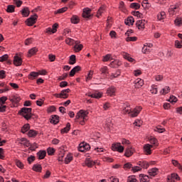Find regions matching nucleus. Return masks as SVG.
Segmentation results:
<instances>
[{
    "instance_id": "9",
    "label": "nucleus",
    "mask_w": 182,
    "mask_h": 182,
    "mask_svg": "<svg viewBox=\"0 0 182 182\" xmlns=\"http://www.w3.org/2000/svg\"><path fill=\"white\" fill-rule=\"evenodd\" d=\"M178 11H180V4H176L173 6H171L168 12L170 15H176V14H178Z\"/></svg>"
},
{
    "instance_id": "6",
    "label": "nucleus",
    "mask_w": 182,
    "mask_h": 182,
    "mask_svg": "<svg viewBox=\"0 0 182 182\" xmlns=\"http://www.w3.org/2000/svg\"><path fill=\"white\" fill-rule=\"evenodd\" d=\"M147 23V21L144 19L138 20L136 22V27L139 31H144L146 29V24Z\"/></svg>"
},
{
    "instance_id": "41",
    "label": "nucleus",
    "mask_w": 182,
    "mask_h": 182,
    "mask_svg": "<svg viewBox=\"0 0 182 182\" xmlns=\"http://www.w3.org/2000/svg\"><path fill=\"white\" fill-rule=\"evenodd\" d=\"M170 87L168 86H166L164 88H163L161 91H160V94L161 95H167V93H170Z\"/></svg>"
},
{
    "instance_id": "12",
    "label": "nucleus",
    "mask_w": 182,
    "mask_h": 182,
    "mask_svg": "<svg viewBox=\"0 0 182 182\" xmlns=\"http://www.w3.org/2000/svg\"><path fill=\"white\" fill-rule=\"evenodd\" d=\"M116 92H117V88H116L114 86H110L107 89V95L111 97L116 96Z\"/></svg>"
},
{
    "instance_id": "40",
    "label": "nucleus",
    "mask_w": 182,
    "mask_h": 182,
    "mask_svg": "<svg viewBox=\"0 0 182 182\" xmlns=\"http://www.w3.org/2000/svg\"><path fill=\"white\" fill-rule=\"evenodd\" d=\"M21 14L25 18H27V16H29V9L28 7H26L21 10Z\"/></svg>"
},
{
    "instance_id": "10",
    "label": "nucleus",
    "mask_w": 182,
    "mask_h": 182,
    "mask_svg": "<svg viewBox=\"0 0 182 182\" xmlns=\"http://www.w3.org/2000/svg\"><path fill=\"white\" fill-rule=\"evenodd\" d=\"M143 110L142 106L136 107L132 111H131L130 117H137L140 114V112Z\"/></svg>"
},
{
    "instance_id": "58",
    "label": "nucleus",
    "mask_w": 182,
    "mask_h": 182,
    "mask_svg": "<svg viewBox=\"0 0 182 182\" xmlns=\"http://www.w3.org/2000/svg\"><path fill=\"white\" fill-rule=\"evenodd\" d=\"M132 15L136 16V18H143V14L140 13V11H132Z\"/></svg>"
},
{
    "instance_id": "37",
    "label": "nucleus",
    "mask_w": 182,
    "mask_h": 182,
    "mask_svg": "<svg viewBox=\"0 0 182 182\" xmlns=\"http://www.w3.org/2000/svg\"><path fill=\"white\" fill-rule=\"evenodd\" d=\"M50 123H52L53 124H58L59 123V116L53 115L50 120Z\"/></svg>"
},
{
    "instance_id": "43",
    "label": "nucleus",
    "mask_w": 182,
    "mask_h": 182,
    "mask_svg": "<svg viewBox=\"0 0 182 182\" xmlns=\"http://www.w3.org/2000/svg\"><path fill=\"white\" fill-rule=\"evenodd\" d=\"M100 70L102 75H109V68L107 66H103Z\"/></svg>"
},
{
    "instance_id": "53",
    "label": "nucleus",
    "mask_w": 182,
    "mask_h": 182,
    "mask_svg": "<svg viewBox=\"0 0 182 182\" xmlns=\"http://www.w3.org/2000/svg\"><path fill=\"white\" fill-rule=\"evenodd\" d=\"M16 166L18 167V168H21V170L23 169V167H25L23 163H22V161L18 159L16 160Z\"/></svg>"
},
{
    "instance_id": "51",
    "label": "nucleus",
    "mask_w": 182,
    "mask_h": 182,
    "mask_svg": "<svg viewBox=\"0 0 182 182\" xmlns=\"http://www.w3.org/2000/svg\"><path fill=\"white\" fill-rule=\"evenodd\" d=\"M150 92L152 95H157V85H153L151 87Z\"/></svg>"
},
{
    "instance_id": "62",
    "label": "nucleus",
    "mask_w": 182,
    "mask_h": 182,
    "mask_svg": "<svg viewBox=\"0 0 182 182\" xmlns=\"http://www.w3.org/2000/svg\"><path fill=\"white\" fill-rule=\"evenodd\" d=\"M127 182H137V179L135 176H131L127 178Z\"/></svg>"
},
{
    "instance_id": "2",
    "label": "nucleus",
    "mask_w": 182,
    "mask_h": 182,
    "mask_svg": "<svg viewBox=\"0 0 182 182\" xmlns=\"http://www.w3.org/2000/svg\"><path fill=\"white\" fill-rule=\"evenodd\" d=\"M21 116H23L26 120H30L32 118V108L23 107L18 112Z\"/></svg>"
},
{
    "instance_id": "44",
    "label": "nucleus",
    "mask_w": 182,
    "mask_h": 182,
    "mask_svg": "<svg viewBox=\"0 0 182 182\" xmlns=\"http://www.w3.org/2000/svg\"><path fill=\"white\" fill-rule=\"evenodd\" d=\"M6 12H8V14H14V12H15V6L14 5L7 6Z\"/></svg>"
},
{
    "instance_id": "39",
    "label": "nucleus",
    "mask_w": 182,
    "mask_h": 182,
    "mask_svg": "<svg viewBox=\"0 0 182 182\" xmlns=\"http://www.w3.org/2000/svg\"><path fill=\"white\" fill-rule=\"evenodd\" d=\"M174 23L176 26H182V17H176L174 21Z\"/></svg>"
},
{
    "instance_id": "56",
    "label": "nucleus",
    "mask_w": 182,
    "mask_h": 182,
    "mask_svg": "<svg viewBox=\"0 0 182 182\" xmlns=\"http://www.w3.org/2000/svg\"><path fill=\"white\" fill-rule=\"evenodd\" d=\"M154 132H157L158 133H164L166 132V129L161 128V126H157L154 128Z\"/></svg>"
},
{
    "instance_id": "38",
    "label": "nucleus",
    "mask_w": 182,
    "mask_h": 182,
    "mask_svg": "<svg viewBox=\"0 0 182 182\" xmlns=\"http://www.w3.org/2000/svg\"><path fill=\"white\" fill-rule=\"evenodd\" d=\"M72 160H73V156L72 155V154H68L65 159V164H69V163H70Z\"/></svg>"
},
{
    "instance_id": "23",
    "label": "nucleus",
    "mask_w": 182,
    "mask_h": 182,
    "mask_svg": "<svg viewBox=\"0 0 182 182\" xmlns=\"http://www.w3.org/2000/svg\"><path fill=\"white\" fill-rule=\"evenodd\" d=\"M125 25H127L128 26H132L133 23H134V18L133 16H129L124 21Z\"/></svg>"
},
{
    "instance_id": "31",
    "label": "nucleus",
    "mask_w": 182,
    "mask_h": 182,
    "mask_svg": "<svg viewBox=\"0 0 182 182\" xmlns=\"http://www.w3.org/2000/svg\"><path fill=\"white\" fill-rule=\"evenodd\" d=\"M70 130V123H67L66 127L60 130L61 134H65V133H69Z\"/></svg>"
},
{
    "instance_id": "48",
    "label": "nucleus",
    "mask_w": 182,
    "mask_h": 182,
    "mask_svg": "<svg viewBox=\"0 0 182 182\" xmlns=\"http://www.w3.org/2000/svg\"><path fill=\"white\" fill-rule=\"evenodd\" d=\"M141 6L144 7V9H149V8H150V3H149V0H144Z\"/></svg>"
},
{
    "instance_id": "24",
    "label": "nucleus",
    "mask_w": 182,
    "mask_h": 182,
    "mask_svg": "<svg viewBox=\"0 0 182 182\" xmlns=\"http://www.w3.org/2000/svg\"><path fill=\"white\" fill-rule=\"evenodd\" d=\"M32 170L36 173H42V165L36 164L33 166Z\"/></svg>"
},
{
    "instance_id": "59",
    "label": "nucleus",
    "mask_w": 182,
    "mask_h": 182,
    "mask_svg": "<svg viewBox=\"0 0 182 182\" xmlns=\"http://www.w3.org/2000/svg\"><path fill=\"white\" fill-rule=\"evenodd\" d=\"M68 11V7H63L61 9H59L58 10L55 11V14H63V12H66Z\"/></svg>"
},
{
    "instance_id": "50",
    "label": "nucleus",
    "mask_w": 182,
    "mask_h": 182,
    "mask_svg": "<svg viewBox=\"0 0 182 182\" xmlns=\"http://www.w3.org/2000/svg\"><path fill=\"white\" fill-rule=\"evenodd\" d=\"M90 97H92L94 99H100L102 96H103V94L102 92H95L94 94H92V95H90Z\"/></svg>"
},
{
    "instance_id": "52",
    "label": "nucleus",
    "mask_w": 182,
    "mask_h": 182,
    "mask_svg": "<svg viewBox=\"0 0 182 182\" xmlns=\"http://www.w3.org/2000/svg\"><path fill=\"white\" fill-rule=\"evenodd\" d=\"M76 63V55H72L70 57L69 65H75Z\"/></svg>"
},
{
    "instance_id": "64",
    "label": "nucleus",
    "mask_w": 182,
    "mask_h": 182,
    "mask_svg": "<svg viewBox=\"0 0 182 182\" xmlns=\"http://www.w3.org/2000/svg\"><path fill=\"white\" fill-rule=\"evenodd\" d=\"M132 171L133 173H137L138 171H141V167L140 166H134L132 168Z\"/></svg>"
},
{
    "instance_id": "17",
    "label": "nucleus",
    "mask_w": 182,
    "mask_h": 182,
    "mask_svg": "<svg viewBox=\"0 0 182 182\" xmlns=\"http://www.w3.org/2000/svg\"><path fill=\"white\" fill-rule=\"evenodd\" d=\"M95 164H97V161H93L90 158H87L85 161V166H87V167L92 168Z\"/></svg>"
},
{
    "instance_id": "63",
    "label": "nucleus",
    "mask_w": 182,
    "mask_h": 182,
    "mask_svg": "<svg viewBox=\"0 0 182 182\" xmlns=\"http://www.w3.org/2000/svg\"><path fill=\"white\" fill-rule=\"evenodd\" d=\"M142 53H150V48H149L147 46H144V47L142 48Z\"/></svg>"
},
{
    "instance_id": "42",
    "label": "nucleus",
    "mask_w": 182,
    "mask_h": 182,
    "mask_svg": "<svg viewBox=\"0 0 182 182\" xmlns=\"http://www.w3.org/2000/svg\"><path fill=\"white\" fill-rule=\"evenodd\" d=\"M123 58H124V59H127L128 62L133 63V61L134 60V58L130 57V55L127 53L123 54Z\"/></svg>"
},
{
    "instance_id": "15",
    "label": "nucleus",
    "mask_w": 182,
    "mask_h": 182,
    "mask_svg": "<svg viewBox=\"0 0 182 182\" xmlns=\"http://www.w3.org/2000/svg\"><path fill=\"white\" fill-rule=\"evenodd\" d=\"M144 85V80L141 78H137L134 82V86L135 89H140Z\"/></svg>"
},
{
    "instance_id": "27",
    "label": "nucleus",
    "mask_w": 182,
    "mask_h": 182,
    "mask_svg": "<svg viewBox=\"0 0 182 182\" xmlns=\"http://www.w3.org/2000/svg\"><path fill=\"white\" fill-rule=\"evenodd\" d=\"M122 65V62L119 60H114L110 63L111 68H119Z\"/></svg>"
},
{
    "instance_id": "19",
    "label": "nucleus",
    "mask_w": 182,
    "mask_h": 182,
    "mask_svg": "<svg viewBox=\"0 0 182 182\" xmlns=\"http://www.w3.org/2000/svg\"><path fill=\"white\" fill-rule=\"evenodd\" d=\"M9 100L14 105H18V103L21 102V97L18 95H14L9 99Z\"/></svg>"
},
{
    "instance_id": "11",
    "label": "nucleus",
    "mask_w": 182,
    "mask_h": 182,
    "mask_svg": "<svg viewBox=\"0 0 182 182\" xmlns=\"http://www.w3.org/2000/svg\"><path fill=\"white\" fill-rule=\"evenodd\" d=\"M152 149H153V145H150V144H146L143 146L144 153L146 156H150V154H151L152 153V150H151Z\"/></svg>"
},
{
    "instance_id": "21",
    "label": "nucleus",
    "mask_w": 182,
    "mask_h": 182,
    "mask_svg": "<svg viewBox=\"0 0 182 182\" xmlns=\"http://www.w3.org/2000/svg\"><path fill=\"white\" fill-rule=\"evenodd\" d=\"M122 75V72L120 70H117L115 73H112L109 75V79L110 80H113V79H116L117 77H119Z\"/></svg>"
},
{
    "instance_id": "54",
    "label": "nucleus",
    "mask_w": 182,
    "mask_h": 182,
    "mask_svg": "<svg viewBox=\"0 0 182 182\" xmlns=\"http://www.w3.org/2000/svg\"><path fill=\"white\" fill-rule=\"evenodd\" d=\"M50 176H52V172H50L49 170H47L45 174L43 176V178L44 180H47L48 178H50Z\"/></svg>"
},
{
    "instance_id": "8",
    "label": "nucleus",
    "mask_w": 182,
    "mask_h": 182,
    "mask_svg": "<svg viewBox=\"0 0 182 182\" xmlns=\"http://www.w3.org/2000/svg\"><path fill=\"white\" fill-rule=\"evenodd\" d=\"M107 11V6H106V4H102L97 11V14H96L97 18H100L102 15H103L104 14H106Z\"/></svg>"
},
{
    "instance_id": "46",
    "label": "nucleus",
    "mask_w": 182,
    "mask_h": 182,
    "mask_svg": "<svg viewBox=\"0 0 182 182\" xmlns=\"http://www.w3.org/2000/svg\"><path fill=\"white\" fill-rule=\"evenodd\" d=\"M75 42H76V41H75L70 38H68L65 39V43L67 45H69L70 46H72V45H75Z\"/></svg>"
},
{
    "instance_id": "4",
    "label": "nucleus",
    "mask_w": 182,
    "mask_h": 182,
    "mask_svg": "<svg viewBox=\"0 0 182 182\" xmlns=\"http://www.w3.org/2000/svg\"><path fill=\"white\" fill-rule=\"evenodd\" d=\"M68 93H70V89L69 88L63 90L60 93L54 94V97L57 99H68L69 97V94Z\"/></svg>"
},
{
    "instance_id": "33",
    "label": "nucleus",
    "mask_w": 182,
    "mask_h": 182,
    "mask_svg": "<svg viewBox=\"0 0 182 182\" xmlns=\"http://www.w3.org/2000/svg\"><path fill=\"white\" fill-rule=\"evenodd\" d=\"M87 149H90V146L89 144H80V146L78 148L79 151H85V150Z\"/></svg>"
},
{
    "instance_id": "57",
    "label": "nucleus",
    "mask_w": 182,
    "mask_h": 182,
    "mask_svg": "<svg viewBox=\"0 0 182 182\" xmlns=\"http://www.w3.org/2000/svg\"><path fill=\"white\" fill-rule=\"evenodd\" d=\"M30 128L31 127L29 126V124H24L23 127L21 128V133H26V132H28Z\"/></svg>"
},
{
    "instance_id": "25",
    "label": "nucleus",
    "mask_w": 182,
    "mask_h": 182,
    "mask_svg": "<svg viewBox=\"0 0 182 182\" xmlns=\"http://www.w3.org/2000/svg\"><path fill=\"white\" fill-rule=\"evenodd\" d=\"M37 157L39 160H43L46 157V151L42 150L37 153Z\"/></svg>"
},
{
    "instance_id": "28",
    "label": "nucleus",
    "mask_w": 182,
    "mask_h": 182,
    "mask_svg": "<svg viewBox=\"0 0 182 182\" xmlns=\"http://www.w3.org/2000/svg\"><path fill=\"white\" fill-rule=\"evenodd\" d=\"M39 76V73L38 72H31L30 74L28 75V77L30 80H33L36 79Z\"/></svg>"
},
{
    "instance_id": "22",
    "label": "nucleus",
    "mask_w": 182,
    "mask_h": 182,
    "mask_svg": "<svg viewBox=\"0 0 182 182\" xmlns=\"http://www.w3.org/2000/svg\"><path fill=\"white\" fill-rule=\"evenodd\" d=\"M90 12H92V10L89 8H85L83 9V13H82V18H90Z\"/></svg>"
},
{
    "instance_id": "49",
    "label": "nucleus",
    "mask_w": 182,
    "mask_h": 182,
    "mask_svg": "<svg viewBox=\"0 0 182 182\" xmlns=\"http://www.w3.org/2000/svg\"><path fill=\"white\" fill-rule=\"evenodd\" d=\"M37 135L38 132L33 129H31L28 133V137H36Z\"/></svg>"
},
{
    "instance_id": "7",
    "label": "nucleus",
    "mask_w": 182,
    "mask_h": 182,
    "mask_svg": "<svg viewBox=\"0 0 182 182\" xmlns=\"http://www.w3.org/2000/svg\"><path fill=\"white\" fill-rule=\"evenodd\" d=\"M37 20L38 14H35L34 15L31 16V17L26 21V24L27 26H32L33 25H35V23H36Z\"/></svg>"
},
{
    "instance_id": "3",
    "label": "nucleus",
    "mask_w": 182,
    "mask_h": 182,
    "mask_svg": "<svg viewBox=\"0 0 182 182\" xmlns=\"http://www.w3.org/2000/svg\"><path fill=\"white\" fill-rule=\"evenodd\" d=\"M22 63H23V60L22 59V54L16 53L14 56L13 65L14 66H22Z\"/></svg>"
},
{
    "instance_id": "32",
    "label": "nucleus",
    "mask_w": 182,
    "mask_h": 182,
    "mask_svg": "<svg viewBox=\"0 0 182 182\" xmlns=\"http://www.w3.org/2000/svg\"><path fill=\"white\" fill-rule=\"evenodd\" d=\"M79 16L74 15L70 18L71 23H73L74 25H77L80 22Z\"/></svg>"
},
{
    "instance_id": "18",
    "label": "nucleus",
    "mask_w": 182,
    "mask_h": 182,
    "mask_svg": "<svg viewBox=\"0 0 182 182\" xmlns=\"http://www.w3.org/2000/svg\"><path fill=\"white\" fill-rule=\"evenodd\" d=\"M83 49V45L80 43V41H75L74 50L76 53L80 52Z\"/></svg>"
},
{
    "instance_id": "36",
    "label": "nucleus",
    "mask_w": 182,
    "mask_h": 182,
    "mask_svg": "<svg viewBox=\"0 0 182 182\" xmlns=\"http://www.w3.org/2000/svg\"><path fill=\"white\" fill-rule=\"evenodd\" d=\"M149 143H151L153 147H157V146H159V141L154 137L149 139Z\"/></svg>"
},
{
    "instance_id": "16",
    "label": "nucleus",
    "mask_w": 182,
    "mask_h": 182,
    "mask_svg": "<svg viewBox=\"0 0 182 182\" xmlns=\"http://www.w3.org/2000/svg\"><path fill=\"white\" fill-rule=\"evenodd\" d=\"M123 114H129L132 113V107H130V104H125L123 105L122 110Z\"/></svg>"
},
{
    "instance_id": "47",
    "label": "nucleus",
    "mask_w": 182,
    "mask_h": 182,
    "mask_svg": "<svg viewBox=\"0 0 182 182\" xmlns=\"http://www.w3.org/2000/svg\"><path fill=\"white\" fill-rule=\"evenodd\" d=\"M174 46L176 49L182 48V41L176 40L174 43Z\"/></svg>"
},
{
    "instance_id": "14",
    "label": "nucleus",
    "mask_w": 182,
    "mask_h": 182,
    "mask_svg": "<svg viewBox=\"0 0 182 182\" xmlns=\"http://www.w3.org/2000/svg\"><path fill=\"white\" fill-rule=\"evenodd\" d=\"M168 180L169 182H176V181H180L181 178L178 176V174L173 173H171L170 176H168Z\"/></svg>"
},
{
    "instance_id": "45",
    "label": "nucleus",
    "mask_w": 182,
    "mask_h": 182,
    "mask_svg": "<svg viewBox=\"0 0 182 182\" xmlns=\"http://www.w3.org/2000/svg\"><path fill=\"white\" fill-rule=\"evenodd\" d=\"M126 42H136L137 41V37L136 36H127L125 38Z\"/></svg>"
},
{
    "instance_id": "29",
    "label": "nucleus",
    "mask_w": 182,
    "mask_h": 182,
    "mask_svg": "<svg viewBox=\"0 0 182 182\" xmlns=\"http://www.w3.org/2000/svg\"><path fill=\"white\" fill-rule=\"evenodd\" d=\"M139 180H140V182H149L150 181V178H149V176L147 175L140 174Z\"/></svg>"
},
{
    "instance_id": "34",
    "label": "nucleus",
    "mask_w": 182,
    "mask_h": 182,
    "mask_svg": "<svg viewBox=\"0 0 182 182\" xmlns=\"http://www.w3.org/2000/svg\"><path fill=\"white\" fill-rule=\"evenodd\" d=\"M21 144H23L26 147H30L31 146V143H29L28 140L26 139V138H21L20 139Z\"/></svg>"
},
{
    "instance_id": "60",
    "label": "nucleus",
    "mask_w": 182,
    "mask_h": 182,
    "mask_svg": "<svg viewBox=\"0 0 182 182\" xmlns=\"http://www.w3.org/2000/svg\"><path fill=\"white\" fill-rule=\"evenodd\" d=\"M112 59V55L110 54H107L106 55H105L102 58V61L103 62H109V60H110Z\"/></svg>"
},
{
    "instance_id": "30",
    "label": "nucleus",
    "mask_w": 182,
    "mask_h": 182,
    "mask_svg": "<svg viewBox=\"0 0 182 182\" xmlns=\"http://www.w3.org/2000/svg\"><path fill=\"white\" fill-rule=\"evenodd\" d=\"M81 68L79 65H77L74 67L70 72V76H75V74L77 72H79Z\"/></svg>"
},
{
    "instance_id": "20",
    "label": "nucleus",
    "mask_w": 182,
    "mask_h": 182,
    "mask_svg": "<svg viewBox=\"0 0 182 182\" xmlns=\"http://www.w3.org/2000/svg\"><path fill=\"white\" fill-rule=\"evenodd\" d=\"M38 53V48L33 47L28 50L27 53V58H32L34 55H36Z\"/></svg>"
},
{
    "instance_id": "55",
    "label": "nucleus",
    "mask_w": 182,
    "mask_h": 182,
    "mask_svg": "<svg viewBox=\"0 0 182 182\" xmlns=\"http://www.w3.org/2000/svg\"><path fill=\"white\" fill-rule=\"evenodd\" d=\"M130 8H132V9H140V4L139 3H132L130 4Z\"/></svg>"
},
{
    "instance_id": "5",
    "label": "nucleus",
    "mask_w": 182,
    "mask_h": 182,
    "mask_svg": "<svg viewBox=\"0 0 182 182\" xmlns=\"http://www.w3.org/2000/svg\"><path fill=\"white\" fill-rule=\"evenodd\" d=\"M112 150L113 151H118V153H123L124 151V147L119 142L114 143L112 144Z\"/></svg>"
},
{
    "instance_id": "13",
    "label": "nucleus",
    "mask_w": 182,
    "mask_h": 182,
    "mask_svg": "<svg viewBox=\"0 0 182 182\" xmlns=\"http://www.w3.org/2000/svg\"><path fill=\"white\" fill-rule=\"evenodd\" d=\"M135 151H136V150L134 149V148H133L132 146H128L125 149L124 156H125V157H132V156H133V154H134Z\"/></svg>"
},
{
    "instance_id": "35",
    "label": "nucleus",
    "mask_w": 182,
    "mask_h": 182,
    "mask_svg": "<svg viewBox=\"0 0 182 182\" xmlns=\"http://www.w3.org/2000/svg\"><path fill=\"white\" fill-rule=\"evenodd\" d=\"M157 20L158 21H163V19H166V12L161 11L157 14Z\"/></svg>"
},
{
    "instance_id": "26",
    "label": "nucleus",
    "mask_w": 182,
    "mask_h": 182,
    "mask_svg": "<svg viewBox=\"0 0 182 182\" xmlns=\"http://www.w3.org/2000/svg\"><path fill=\"white\" fill-rule=\"evenodd\" d=\"M149 175L151 177H154V176H157V173H159V168H152L148 171Z\"/></svg>"
},
{
    "instance_id": "1",
    "label": "nucleus",
    "mask_w": 182,
    "mask_h": 182,
    "mask_svg": "<svg viewBox=\"0 0 182 182\" xmlns=\"http://www.w3.org/2000/svg\"><path fill=\"white\" fill-rule=\"evenodd\" d=\"M89 111L80 109L75 115V120H79L80 124H81V126H85L86 122H87L86 117H87Z\"/></svg>"
},
{
    "instance_id": "61",
    "label": "nucleus",
    "mask_w": 182,
    "mask_h": 182,
    "mask_svg": "<svg viewBox=\"0 0 182 182\" xmlns=\"http://www.w3.org/2000/svg\"><path fill=\"white\" fill-rule=\"evenodd\" d=\"M178 100L176 97V96L174 95H171L168 100V102H170V103H176V102Z\"/></svg>"
}]
</instances>
